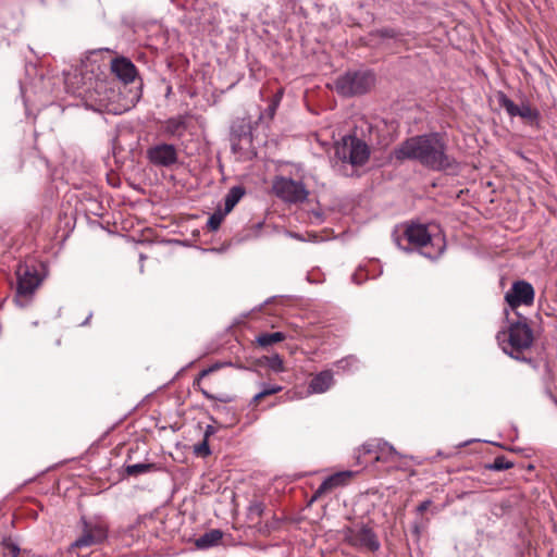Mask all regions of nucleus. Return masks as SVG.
<instances>
[{"label":"nucleus","mask_w":557,"mask_h":557,"mask_svg":"<svg viewBox=\"0 0 557 557\" xmlns=\"http://www.w3.org/2000/svg\"><path fill=\"white\" fill-rule=\"evenodd\" d=\"M281 97H282V92H278V94L275 96V98L273 99L272 103L269 106L268 110H269V114H270L271 116H273V115H274V113H275V111H276V109H277V107H278V103H280V101H281Z\"/></svg>","instance_id":"obj_29"},{"label":"nucleus","mask_w":557,"mask_h":557,"mask_svg":"<svg viewBox=\"0 0 557 557\" xmlns=\"http://www.w3.org/2000/svg\"><path fill=\"white\" fill-rule=\"evenodd\" d=\"M222 539V532L219 530H211L210 532L205 533L197 540V546L199 548H208L218 544V542Z\"/></svg>","instance_id":"obj_20"},{"label":"nucleus","mask_w":557,"mask_h":557,"mask_svg":"<svg viewBox=\"0 0 557 557\" xmlns=\"http://www.w3.org/2000/svg\"><path fill=\"white\" fill-rule=\"evenodd\" d=\"M227 213H224L222 209H218L213 214L210 215L207 222V226L210 231H216Z\"/></svg>","instance_id":"obj_24"},{"label":"nucleus","mask_w":557,"mask_h":557,"mask_svg":"<svg viewBox=\"0 0 557 557\" xmlns=\"http://www.w3.org/2000/svg\"><path fill=\"white\" fill-rule=\"evenodd\" d=\"M153 470H157V466L154 463H134L128 465L125 469L126 473L133 476H137Z\"/></svg>","instance_id":"obj_22"},{"label":"nucleus","mask_w":557,"mask_h":557,"mask_svg":"<svg viewBox=\"0 0 557 557\" xmlns=\"http://www.w3.org/2000/svg\"><path fill=\"white\" fill-rule=\"evenodd\" d=\"M273 193L287 203H300L307 200L309 191L306 186L290 177L277 176L272 184Z\"/></svg>","instance_id":"obj_7"},{"label":"nucleus","mask_w":557,"mask_h":557,"mask_svg":"<svg viewBox=\"0 0 557 557\" xmlns=\"http://www.w3.org/2000/svg\"><path fill=\"white\" fill-rule=\"evenodd\" d=\"M359 361L354 356H348L336 362V367L343 371H352L358 369Z\"/></svg>","instance_id":"obj_25"},{"label":"nucleus","mask_w":557,"mask_h":557,"mask_svg":"<svg viewBox=\"0 0 557 557\" xmlns=\"http://www.w3.org/2000/svg\"><path fill=\"white\" fill-rule=\"evenodd\" d=\"M496 338L503 351L517 360L523 359V354L531 348L534 339L523 317H519L516 322H509L507 330L499 331Z\"/></svg>","instance_id":"obj_2"},{"label":"nucleus","mask_w":557,"mask_h":557,"mask_svg":"<svg viewBox=\"0 0 557 557\" xmlns=\"http://www.w3.org/2000/svg\"><path fill=\"white\" fill-rule=\"evenodd\" d=\"M267 364L274 372H283L285 370L283 359L277 354L268 357Z\"/></svg>","instance_id":"obj_26"},{"label":"nucleus","mask_w":557,"mask_h":557,"mask_svg":"<svg viewBox=\"0 0 557 557\" xmlns=\"http://www.w3.org/2000/svg\"><path fill=\"white\" fill-rule=\"evenodd\" d=\"M187 129V119L176 115L165 120L162 124V134L171 138H182Z\"/></svg>","instance_id":"obj_17"},{"label":"nucleus","mask_w":557,"mask_h":557,"mask_svg":"<svg viewBox=\"0 0 557 557\" xmlns=\"http://www.w3.org/2000/svg\"><path fill=\"white\" fill-rule=\"evenodd\" d=\"M513 466L511 461L506 459L504 456H498L494 459V461L487 465L485 468L492 471H503L510 469Z\"/></svg>","instance_id":"obj_23"},{"label":"nucleus","mask_w":557,"mask_h":557,"mask_svg":"<svg viewBox=\"0 0 557 557\" xmlns=\"http://www.w3.org/2000/svg\"><path fill=\"white\" fill-rule=\"evenodd\" d=\"M194 453L197 456H202V457L209 456L211 454V450L209 447V441L203 438L201 443H199L198 445H195Z\"/></svg>","instance_id":"obj_27"},{"label":"nucleus","mask_w":557,"mask_h":557,"mask_svg":"<svg viewBox=\"0 0 557 557\" xmlns=\"http://www.w3.org/2000/svg\"><path fill=\"white\" fill-rule=\"evenodd\" d=\"M203 395H205L207 398H209V399H212V398H213V396H212V395H210V394H208L207 392H203Z\"/></svg>","instance_id":"obj_36"},{"label":"nucleus","mask_w":557,"mask_h":557,"mask_svg":"<svg viewBox=\"0 0 557 557\" xmlns=\"http://www.w3.org/2000/svg\"><path fill=\"white\" fill-rule=\"evenodd\" d=\"M396 242H397V245H398V246H401V243H400V240H399V239H396Z\"/></svg>","instance_id":"obj_37"},{"label":"nucleus","mask_w":557,"mask_h":557,"mask_svg":"<svg viewBox=\"0 0 557 557\" xmlns=\"http://www.w3.org/2000/svg\"><path fill=\"white\" fill-rule=\"evenodd\" d=\"M146 156L151 164L160 168H170L178 160L176 147L165 143L151 146L147 149Z\"/></svg>","instance_id":"obj_12"},{"label":"nucleus","mask_w":557,"mask_h":557,"mask_svg":"<svg viewBox=\"0 0 557 557\" xmlns=\"http://www.w3.org/2000/svg\"><path fill=\"white\" fill-rule=\"evenodd\" d=\"M362 456H370L376 462H394L400 457L393 445L381 438H374L361 445L358 448V462H361Z\"/></svg>","instance_id":"obj_9"},{"label":"nucleus","mask_w":557,"mask_h":557,"mask_svg":"<svg viewBox=\"0 0 557 557\" xmlns=\"http://www.w3.org/2000/svg\"><path fill=\"white\" fill-rule=\"evenodd\" d=\"M262 398H264V396H263V395H261V392H259L258 394H256V395L252 397V399H251V401H250V405H251V406H257V404H258Z\"/></svg>","instance_id":"obj_34"},{"label":"nucleus","mask_w":557,"mask_h":557,"mask_svg":"<svg viewBox=\"0 0 557 557\" xmlns=\"http://www.w3.org/2000/svg\"><path fill=\"white\" fill-rule=\"evenodd\" d=\"M18 554H20V548H18L16 545H14V544H10V545L8 546V555H9L10 557H17V556H18Z\"/></svg>","instance_id":"obj_30"},{"label":"nucleus","mask_w":557,"mask_h":557,"mask_svg":"<svg viewBox=\"0 0 557 557\" xmlns=\"http://www.w3.org/2000/svg\"><path fill=\"white\" fill-rule=\"evenodd\" d=\"M111 70L123 83L134 82L137 71L133 62L124 57L116 58L111 62Z\"/></svg>","instance_id":"obj_16"},{"label":"nucleus","mask_w":557,"mask_h":557,"mask_svg":"<svg viewBox=\"0 0 557 557\" xmlns=\"http://www.w3.org/2000/svg\"><path fill=\"white\" fill-rule=\"evenodd\" d=\"M336 156L351 165H362L368 161L370 150L366 143L349 136L343 138V145L336 148Z\"/></svg>","instance_id":"obj_8"},{"label":"nucleus","mask_w":557,"mask_h":557,"mask_svg":"<svg viewBox=\"0 0 557 557\" xmlns=\"http://www.w3.org/2000/svg\"><path fill=\"white\" fill-rule=\"evenodd\" d=\"M16 276L17 287L14 301L18 307L24 308L30 302L32 296L40 285L41 280L37 270L27 264H18Z\"/></svg>","instance_id":"obj_5"},{"label":"nucleus","mask_w":557,"mask_h":557,"mask_svg":"<svg viewBox=\"0 0 557 557\" xmlns=\"http://www.w3.org/2000/svg\"><path fill=\"white\" fill-rule=\"evenodd\" d=\"M534 288L525 281L515 282L505 294V300L511 310L520 306H531L534 301Z\"/></svg>","instance_id":"obj_11"},{"label":"nucleus","mask_w":557,"mask_h":557,"mask_svg":"<svg viewBox=\"0 0 557 557\" xmlns=\"http://www.w3.org/2000/svg\"><path fill=\"white\" fill-rule=\"evenodd\" d=\"M215 433V428L213 425H207L203 438L209 441V437Z\"/></svg>","instance_id":"obj_31"},{"label":"nucleus","mask_w":557,"mask_h":557,"mask_svg":"<svg viewBox=\"0 0 557 557\" xmlns=\"http://www.w3.org/2000/svg\"><path fill=\"white\" fill-rule=\"evenodd\" d=\"M245 193L246 191L243 186H233L224 198V213L228 214L234 209V207L239 202V200L244 197Z\"/></svg>","instance_id":"obj_19"},{"label":"nucleus","mask_w":557,"mask_h":557,"mask_svg":"<svg viewBox=\"0 0 557 557\" xmlns=\"http://www.w3.org/2000/svg\"><path fill=\"white\" fill-rule=\"evenodd\" d=\"M262 510H263L262 504H253L250 506V511L255 512L259 516L262 513Z\"/></svg>","instance_id":"obj_32"},{"label":"nucleus","mask_w":557,"mask_h":557,"mask_svg":"<svg viewBox=\"0 0 557 557\" xmlns=\"http://www.w3.org/2000/svg\"><path fill=\"white\" fill-rule=\"evenodd\" d=\"M498 103L502 108L506 110L509 116H520L521 119L527 120L528 122L537 121L540 113L536 109H533L528 103H522L521 106H517L511 99H509L504 92H499L498 95Z\"/></svg>","instance_id":"obj_14"},{"label":"nucleus","mask_w":557,"mask_h":557,"mask_svg":"<svg viewBox=\"0 0 557 557\" xmlns=\"http://www.w3.org/2000/svg\"><path fill=\"white\" fill-rule=\"evenodd\" d=\"M351 476V471H341L327 476L314 492L313 499H317L323 494L332 492L337 487L346 485Z\"/></svg>","instance_id":"obj_15"},{"label":"nucleus","mask_w":557,"mask_h":557,"mask_svg":"<svg viewBox=\"0 0 557 557\" xmlns=\"http://www.w3.org/2000/svg\"><path fill=\"white\" fill-rule=\"evenodd\" d=\"M344 540L351 546L376 552L380 542L373 530L364 524L358 527H346L342 530Z\"/></svg>","instance_id":"obj_10"},{"label":"nucleus","mask_w":557,"mask_h":557,"mask_svg":"<svg viewBox=\"0 0 557 557\" xmlns=\"http://www.w3.org/2000/svg\"><path fill=\"white\" fill-rule=\"evenodd\" d=\"M397 160H416L435 171H454L457 163L446 152V145L438 133L413 136L395 149Z\"/></svg>","instance_id":"obj_1"},{"label":"nucleus","mask_w":557,"mask_h":557,"mask_svg":"<svg viewBox=\"0 0 557 557\" xmlns=\"http://www.w3.org/2000/svg\"><path fill=\"white\" fill-rule=\"evenodd\" d=\"M219 368H220V364H214V366H212L211 368L203 370V371L200 373V375H201V376H205V375H207L208 373H210V372H212V371H214V370H216V369H219Z\"/></svg>","instance_id":"obj_35"},{"label":"nucleus","mask_w":557,"mask_h":557,"mask_svg":"<svg viewBox=\"0 0 557 557\" xmlns=\"http://www.w3.org/2000/svg\"><path fill=\"white\" fill-rule=\"evenodd\" d=\"M108 536L107 527L102 523H88L84 521L82 535L71 545V550L102 543Z\"/></svg>","instance_id":"obj_13"},{"label":"nucleus","mask_w":557,"mask_h":557,"mask_svg":"<svg viewBox=\"0 0 557 557\" xmlns=\"http://www.w3.org/2000/svg\"><path fill=\"white\" fill-rule=\"evenodd\" d=\"M404 237L408 244L420 248L421 253L430 259L440 257L444 251V240L441 235H431L426 225L412 223L406 226Z\"/></svg>","instance_id":"obj_3"},{"label":"nucleus","mask_w":557,"mask_h":557,"mask_svg":"<svg viewBox=\"0 0 557 557\" xmlns=\"http://www.w3.org/2000/svg\"><path fill=\"white\" fill-rule=\"evenodd\" d=\"M374 84V76L369 71L348 72L335 82L338 94L345 97L367 92Z\"/></svg>","instance_id":"obj_4"},{"label":"nucleus","mask_w":557,"mask_h":557,"mask_svg":"<svg viewBox=\"0 0 557 557\" xmlns=\"http://www.w3.org/2000/svg\"><path fill=\"white\" fill-rule=\"evenodd\" d=\"M334 384L333 373L330 370L321 371L314 375L308 386L309 394H322Z\"/></svg>","instance_id":"obj_18"},{"label":"nucleus","mask_w":557,"mask_h":557,"mask_svg":"<svg viewBox=\"0 0 557 557\" xmlns=\"http://www.w3.org/2000/svg\"><path fill=\"white\" fill-rule=\"evenodd\" d=\"M430 505H431V500H429V499H428V500L422 502V503L418 506V508H417L418 512L422 513L423 511H425V510L430 507Z\"/></svg>","instance_id":"obj_33"},{"label":"nucleus","mask_w":557,"mask_h":557,"mask_svg":"<svg viewBox=\"0 0 557 557\" xmlns=\"http://www.w3.org/2000/svg\"><path fill=\"white\" fill-rule=\"evenodd\" d=\"M285 339V334L282 332L264 333L257 337V343L262 346H270Z\"/></svg>","instance_id":"obj_21"},{"label":"nucleus","mask_w":557,"mask_h":557,"mask_svg":"<svg viewBox=\"0 0 557 557\" xmlns=\"http://www.w3.org/2000/svg\"><path fill=\"white\" fill-rule=\"evenodd\" d=\"M88 108L94 111H104L115 97V90L109 87L108 83L101 79H95L90 87L79 91Z\"/></svg>","instance_id":"obj_6"},{"label":"nucleus","mask_w":557,"mask_h":557,"mask_svg":"<svg viewBox=\"0 0 557 557\" xmlns=\"http://www.w3.org/2000/svg\"><path fill=\"white\" fill-rule=\"evenodd\" d=\"M281 391H282V386H280V385L263 384L262 389L260 392H261V395L267 397V396L276 394Z\"/></svg>","instance_id":"obj_28"}]
</instances>
